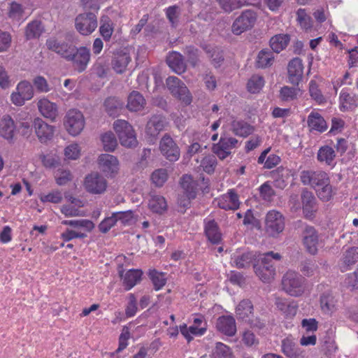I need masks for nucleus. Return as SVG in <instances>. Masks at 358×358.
Segmentation results:
<instances>
[{
    "mask_svg": "<svg viewBox=\"0 0 358 358\" xmlns=\"http://www.w3.org/2000/svg\"><path fill=\"white\" fill-rule=\"evenodd\" d=\"M281 255L278 252H268L259 257L253 268L257 276L264 283L272 282L276 275L273 260H280Z\"/></svg>",
    "mask_w": 358,
    "mask_h": 358,
    "instance_id": "f257e3e1",
    "label": "nucleus"
},
{
    "mask_svg": "<svg viewBox=\"0 0 358 358\" xmlns=\"http://www.w3.org/2000/svg\"><path fill=\"white\" fill-rule=\"evenodd\" d=\"M281 289L291 296H301L306 290L305 279L299 273L289 270L282 277Z\"/></svg>",
    "mask_w": 358,
    "mask_h": 358,
    "instance_id": "f03ea898",
    "label": "nucleus"
},
{
    "mask_svg": "<svg viewBox=\"0 0 358 358\" xmlns=\"http://www.w3.org/2000/svg\"><path fill=\"white\" fill-rule=\"evenodd\" d=\"M113 128L122 146L132 148L138 145L135 131L128 122L117 120L113 123Z\"/></svg>",
    "mask_w": 358,
    "mask_h": 358,
    "instance_id": "7ed1b4c3",
    "label": "nucleus"
},
{
    "mask_svg": "<svg viewBox=\"0 0 358 358\" xmlns=\"http://www.w3.org/2000/svg\"><path fill=\"white\" fill-rule=\"evenodd\" d=\"M257 14L252 9L243 10L234 21L231 26V31L235 35L252 29L257 22Z\"/></svg>",
    "mask_w": 358,
    "mask_h": 358,
    "instance_id": "20e7f679",
    "label": "nucleus"
},
{
    "mask_svg": "<svg viewBox=\"0 0 358 358\" xmlns=\"http://www.w3.org/2000/svg\"><path fill=\"white\" fill-rule=\"evenodd\" d=\"M166 83L173 96L179 99L186 104L192 101V96L185 84L176 76H169Z\"/></svg>",
    "mask_w": 358,
    "mask_h": 358,
    "instance_id": "39448f33",
    "label": "nucleus"
},
{
    "mask_svg": "<svg viewBox=\"0 0 358 358\" xmlns=\"http://www.w3.org/2000/svg\"><path fill=\"white\" fill-rule=\"evenodd\" d=\"M76 30L83 36L91 34L97 27V18L94 13L89 12L78 15L75 19Z\"/></svg>",
    "mask_w": 358,
    "mask_h": 358,
    "instance_id": "423d86ee",
    "label": "nucleus"
},
{
    "mask_svg": "<svg viewBox=\"0 0 358 358\" xmlns=\"http://www.w3.org/2000/svg\"><path fill=\"white\" fill-rule=\"evenodd\" d=\"M64 126L71 135H78L85 127V119L82 113L76 109L69 110L65 116Z\"/></svg>",
    "mask_w": 358,
    "mask_h": 358,
    "instance_id": "0eeeda50",
    "label": "nucleus"
},
{
    "mask_svg": "<svg viewBox=\"0 0 358 358\" xmlns=\"http://www.w3.org/2000/svg\"><path fill=\"white\" fill-rule=\"evenodd\" d=\"M83 187L90 194H101L106 190L107 181L98 173H92L85 176Z\"/></svg>",
    "mask_w": 358,
    "mask_h": 358,
    "instance_id": "6e6552de",
    "label": "nucleus"
},
{
    "mask_svg": "<svg viewBox=\"0 0 358 358\" xmlns=\"http://www.w3.org/2000/svg\"><path fill=\"white\" fill-rule=\"evenodd\" d=\"M33 96L34 89L31 84L27 80H22L17 84L16 91L11 94L10 100L14 105L21 106Z\"/></svg>",
    "mask_w": 358,
    "mask_h": 358,
    "instance_id": "1a4fd4ad",
    "label": "nucleus"
},
{
    "mask_svg": "<svg viewBox=\"0 0 358 358\" xmlns=\"http://www.w3.org/2000/svg\"><path fill=\"white\" fill-rule=\"evenodd\" d=\"M90 50L82 46L74 48L67 61L72 62L73 69L79 73L84 71L90 60Z\"/></svg>",
    "mask_w": 358,
    "mask_h": 358,
    "instance_id": "9d476101",
    "label": "nucleus"
},
{
    "mask_svg": "<svg viewBox=\"0 0 358 358\" xmlns=\"http://www.w3.org/2000/svg\"><path fill=\"white\" fill-rule=\"evenodd\" d=\"M162 155L170 162L177 161L180 155V148L171 136L165 134L159 141Z\"/></svg>",
    "mask_w": 358,
    "mask_h": 358,
    "instance_id": "9b49d317",
    "label": "nucleus"
},
{
    "mask_svg": "<svg viewBox=\"0 0 358 358\" xmlns=\"http://www.w3.org/2000/svg\"><path fill=\"white\" fill-rule=\"evenodd\" d=\"M266 231L272 236L282 232L285 228V220L282 215L276 210L268 212L265 220Z\"/></svg>",
    "mask_w": 358,
    "mask_h": 358,
    "instance_id": "f8f14e48",
    "label": "nucleus"
},
{
    "mask_svg": "<svg viewBox=\"0 0 358 358\" xmlns=\"http://www.w3.org/2000/svg\"><path fill=\"white\" fill-rule=\"evenodd\" d=\"M300 178L303 185H310L315 190L325 182H329V180L327 174L321 171H303L301 173Z\"/></svg>",
    "mask_w": 358,
    "mask_h": 358,
    "instance_id": "ddd939ff",
    "label": "nucleus"
},
{
    "mask_svg": "<svg viewBox=\"0 0 358 358\" xmlns=\"http://www.w3.org/2000/svg\"><path fill=\"white\" fill-rule=\"evenodd\" d=\"M17 135V126L9 115H5L0 119V136L9 143H13Z\"/></svg>",
    "mask_w": 358,
    "mask_h": 358,
    "instance_id": "4468645a",
    "label": "nucleus"
},
{
    "mask_svg": "<svg viewBox=\"0 0 358 358\" xmlns=\"http://www.w3.org/2000/svg\"><path fill=\"white\" fill-rule=\"evenodd\" d=\"M301 236L303 244L307 252L310 255L317 254L319 238L315 229L311 226H306L304 227Z\"/></svg>",
    "mask_w": 358,
    "mask_h": 358,
    "instance_id": "2eb2a0df",
    "label": "nucleus"
},
{
    "mask_svg": "<svg viewBox=\"0 0 358 358\" xmlns=\"http://www.w3.org/2000/svg\"><path fill=\"white\" fill-rule=\"evenodd\" d=\"M238 143L235 138L221 137L219 142L213 145V151L220 159H224L231 154V150L236 148Z\"/></svg>",
    "mask_w": 358,
    "mask_h": 358,
    "instance_id": "dca6fc26",
    "label": "nucleus"
},
{
    "mask_svg": "<svg viewBox=\"0 0 358 358\" xmlns=\"http://www.w3.org/2000/svg\"><path fill=\"white\" fill-rule=\"evenodd\" d=\"M33 127L36 136L41 143L47 142L54 136L55 127L48 124L40 117L34 119Z\"/></svg>",
    "mask_w": 358,
    "mask_h": 358,
    "instance_id": "f3484780",
    "label": "nucleus"
},
{
    "mask_svg": "<svg viewBox=\"0 0 358 358\" xmlns=\"http://www.w3.org/2000/svg\"><path fill=\"white\" fill-rule=\"evenodd\" d=\"M47 48L67 60L75 48L72 45L57 38H50L46 41Z\"/></svg>",
    "mask_w": 358,
    "mask_h": 358,
    "instance_id": "a211bd4d",
    "label": "nucleus"
},
{
    "mask_svg": "<svg viewBox=\"0 0 358 358\" xmlns=\"http://www.w3.org/2000/svg\"><path fill=\"white\" fill-rule=\"evenodd\" d=\"M167 125L168 122L165 117L160 115H154L146 124L145 133L148 136L156 138L161 131L166 129Z\"/></svg>",
    "mask_w": 358,
    "mask_h": 358,
    "instance_id": "6ab92c4d",
    "label": "nucleus"
},
{
    "mask_svg": "<svg viewBox=\"0 0 358 358\" xmlns=\"http://www.w3.org/2000/svg\"><path fill=\"white\" fill-rule=\"evenodd\" d=\"M288 79L291 84L298 86L303 76L302 60L298 57L292 59L287 66Z\"/></svg>",
    "mask_w": 358,
    "mask_h": 358,
    "instance_id": "aec40b11",
    "label": "nucleus"
},
{
    "mask_svg": "<svg viewBox=\"0 0 358 358\" xmlns=\"http://www.w3.org/2000/svg\"><path fill=\"white\" fill-rule=\"evenodd\" d=\"M131 61V58L128 52L123 50H117L114 53L111 61L112 68L117 73L121 74L126 71Z\"/></svg>",
    "mask_w": 358,
    "mask_h": 358,
    "instance_id": "412c9836",
    "label": "nucleus"
},
{
    "mask_svg": "<svg viewBox=\"0 0 358 358\" xmlns=\"http://www.w3.org/2000/svg\"><path fill=\"white\" fill-rule=\"evenodd\" d=\"M217 329L228 336H233L236 333V321L233 316L223 315L217 318Z\"/></svg>",
    "mask_w": 358,
    "mask_h": 358,
    "instance_id": "4be33fe9",
    "label": "nucleus"
},
{
    "mask_svg": "<svg viewBox=\"0 0 358 358\" xmlns=\"http://www.w3.org/2000/svg\"><path fill=\"white\" fill-rule=\"evenodd\" d=\"M37 106L39 112L44 117L50 119L52 121L55 120L58 115V109L55 103L43 98L38 101Z\"/></svg>",
    "mask_w": 358,
    "mask_h": 358,
    "instance_id": "5701e85b",
    "label": "nucleus"
},
{
    "mask_svg": "<svg viewBox=\"0 0 358 358\" xmlns=\"http://www.w3.org/2000/svg\"><path fill=\"white\" fill-rule=\"evenodd\" d=\"M275 305L286 317H292L296 314L298 305L294 301H288L285 298L276 296Z\"/></svg>",
    "mask_w": 358,
    "mask_h": 358,
    "instance_id": "b1692460",
    "label": "nucleus"
},
{
    "mask_svg": "<svg viewBox=\"0 0 358 358\" xmlns=\"http://www.w3.org/2000/svg\"><path fill=\"white\" fill-rule=\"evenodd\" d=\"M100 169L106 173H115L118 170L119 162L116 157L109 154H102L99 157Z\"/></svg>",
    "mask_w": 358,
    "mask_h": 358,
    "instance_id": "393cba45",
    "label": "nucleus"
},
{
    "mask_svg": "<svg viewBox=\"0 0 358 358\" xmlns=\"http://www.w3.org/2000/svg\"><path fill=\"white\" fill-rule=\"evenodd\" d=\"M239 205L238 196L234 189H230L218 201L219 207L224 210H236Z\"/></svg>",
    "mask_w": 358,
    "mask_h": 358,
    "instance_id": "a878e982",
    "label": "nucleus"
},
{
    "mask_svg": "<svg viewBox=\"0 0 358 358\" xmlns=\"http://www.w3.org/2000/svg\"><path fill=\"white\" fill-rule=\"evenodd\" d=\"M119 273L127 290L131 289L140 282L142 275V271L138 269H130L124 275L123 271H120Z\"/></svg>",
    "mask_w": 358,
    "mask_h": 358,
    "instance_id": "bb28decb",
    "label": "nucleus"
},
{
    "mask_svg": "<svg viewBox=\"0 0 358 358\" xmlns=\"http://www.w3.org/2000/svg\"><path fill=\"white\" fill-rule=\"evenodd\" d=\"M302 208L306 217H312L315 211V198L313 193L307 189H303L301 193Z\"/></svg>",
    "mask_w": 358,
    "mask_h": 358,
    "instance_id": "cd10ccee",
    "label": "nucleus"
},
{
    "mask_svg": "<svg viewBox=\"0 0 358 358\" xmlns=\"http://www.w3.org/2000/svg\"><path fill=\"white\" fill-rule=\"evenodd\" d=\"M166 62L169 66L178 74H181L186 70V64L182 55L177 52L170 53L166 58Z\"/></svg>",
    "mask_w": 358,
    "mask_h": 358,
    "instance_id": "c85d7f7f",
    "label": "nucleus"
},
{
    "mask_svg": "<svg viewBox=\"0 0 358 358\" xmlns=\"http://www.w3.org/2000/svg\"><path fill=\"white\" fill-rule=\"evenodd\" d=\"M253 305L249 299H243L236 308V314L238 320L246 322L253 314Z\"/></svg>",
    "mask_w": 358,
    "mask_h": 358,
    "instance_id": "c756f323",
    "label": "nucleus"
},
{
    "mask_svg": "<svg viewBox=\"0 0 358 358\" xmlns=\"http://www.w3.org/2000/svg\"><path fill=\"white\" fill-rule=\"evenodd\" d=\"M180 184L188 199H193L196 197L198 182L191 176H183L181 178Z\"/></svg>",
    "mask_w": 358,
    "mask_h": 358,
    "instance_id": "7c9ffc66",
    "label": "nucleus"
},
{
    "mask_svg": "<svg viewBox=\"0 0 358 358\" xmlns=\"http://www.w3.org/2000/svg\"><path fill=\"white\" fill-rule=\"evenodd\" d=\"M308 126L310 130H315L320 133L327 129V124L324 119L317 112H311L308 117Z\"/></svg>",
    "mask_w": 358,
    "mask_h": 358,
    "instance_id": "2f4dec72",
    "label": "nucleus"
},
{
    "mask_svg": "<svg viewBox=\"0 0 358 358\" xmlns=\"http://www.w3.org/2000/svg\"><path fill=\"white\" fill-rule=\"evenodd\" d=\"M205 233L208 241L213 244H217L221 241L222 234L215 220H211L206 222Z\"/></svg>",
    "mask_w": 358,
    "mask_h": 358,
    "instance_id": "473e14b6",
    "label": "nucleus"
},
{
    "mask_svg": "<svg viewBox=\"0 0 358 358\" xmlns=\"http://www.w3.org/2000/svg\"><path fill=\"white\" fill-rule=\"evenodd\" d=\"M145 105L144 97L138 92L133 91L128 96L127 107L131 111H139Z\"/></svg>",
    "mask_w": 358,
    "mask_h": 358,
    "instance_id": "72a5a7b5",
    "label": "nucleus"
},
{
    "mask_svg": "<svg viewBox=\"0 0 358 358\" xmlns=\"http://www.w3.org/2000/svg\"><path fill=\"white\" fill-rule=\"evenodd\" d=\"M231 130L236 136L246 137L254 131V128L243 121L234 120L231 123Z\"/></svg>",
    "mask_w": 358,
    "mask_h": 358,
    "instance_id": "f704fd0d",
    "label": "nucleus"
},
{
    "mask_svg": "<svg viewBox=\"0 0 358 358\" xmlns=\"http://www.w3.org/2000/svg\"><path fill=\"white\" fill-rule=\"evenodd\" d=\"M289 40L287 34L275 35L270 40L271 48L274 52L279 53L287 46Z\"/></svg>",
    "mask_w": 358,
    "mask_h": 358,
    "instance_id": "c9c22d12",
    "label": "nucleus"
},
{
    "mask_svg": "<svg viewBox=\"0 0 358 358\" xmlns=\"http://www.w3.org/2000/svg\"><path fill=\"white\" fill-rule=\"evenodd\" d=\"M99 32L106 41H109L114 31V24L112 20L106 15L101 18Z\"/></svg>",
    "mask_w": 358,
    "mask_h": 358,
    "instance_id": "e433bc0d",
    "label": "nucleus"
},
{
    "mask_svg": "<svg viewBox=\"0 0 358 358\" xmlns=\"http://www.w3.org/2000/svg\"><path fill=\"white\" fill-rule=\"evenodd\" d=\"M203 49L208 57L211 59L212 64L215 67H220L224 62L222 51L217 47L206 45Z\"/></svg>",
    "mask_w": 358,
    "mask_h": 358,
    "instance_id": "4c0bfd02",
    "label": "nucleus"
},
{
    "mask_svg": "<svg viewBox=\"0 0 358 358\" xmlns=\"http://www.w3.org/2000/svg\"><path fill=\"white\" fill-rule=\"evenodd\" d=\"M148 206L153 213L162 214L166 210L167 203L162 196L153 195L149 200Z\"/></svg>",
    "mask_w": 358,
    "mask_h": 358,
    "instance_id": "58836bf2",
    "label": "nucleus"
},
{
    "mask_svg": "<svg viewBox=\"0 0 358 358\" xmlns=\"http://www.w3.org/2000/svg\"><path fill=\"white\" fill-rule=\"evenodd\" d=\"M206 330V327H198L197 326L192 325L187 327L185 324L180 326V331L182 336L190 342L193 339V336H201Z\"/></svg>",
    "mask_w": 358,
    "mask_h": 358,
    "instance_id": "ea45409f",
    "label": "nucleus"
},
{
    "mask_svg": "<svg viewBox=\"0 0 358 358\" xmlns=\"http://www.w3.org/2000/svg\"><path fill=\"white\" fill-rule=\"evenodd\" d=\"M336 157V152L333 148L329 145L321 147L317 152V160L330 165Z\"/></svg>",
    "mask_w": 358,
    "mask_h": 358,
    "instance_id": "a19ab883",
    "label": "nucleus"
},
{
    "mask_svg": "<svg viewBox=\"0 0 358 358\" xmlns=\"http://www.w3.org/2000/svg\"><path fill=\"white\" fill-rule=\"evenodd\" d=\"M105 110L110 116L115 117L122 108L121 101L115 98L109 97L104 102Z\"/></svg>",
    "mask_w": 358,
    "mask_h": 358,
    "instance_id": "79ce46f5",
    "label": "nucleus"
},
{
    "mask_svg": "<svg viewBox=\"0 0 358 358\" xmlns=\"http://www.w3.org/2000/svg\"><path fill=\"white\" fill-rule=\"evenodd\" d=\"M341 261L346 267L356 264L358 262V247H350L344 251Z\"/></svg>",
    "mask_w": 358,
    "mask_h": 358,
    "instance_id": "37998d69",
    "label": "nucleus"
},
{
    "mask_svg": "<svg viewBox=\"0 0 358 358\" xmlns=\"http://www.w3.org/2000/svg\"><path fill=\"white\" fill-rule=\"evenodd\" d=\"M273 54L268 50H261L257 57L256 66L258 68H266L273 64Z\"/></svg>",
    "mask_w": 358,
    "mask_h": 358,
    "instance_id": "c03bdc74",
    "label": "nucleus"
},
{
    "mask_svg": "<svg viewBox=\"0 0 358 358\" xmlns=\"http://www.w3.org/2000/svg\"><path fill=\"white\" fill-rule=\"evenodd\" d=\"M43 31L40 21L34 20L27 24L25 29V36L27 39L38 38Z\"/></svg>",
    "mask_w": 358,
    "mask_h": 358,
    "instance_id": "a18cd8bd",
    "label": "nucleus"
},
{
    "mask_svg": "<svg viewBox=\"0 0 358 358\" xmlns=\"http://www.w3.org/2000/svg\"><path fill=\"white\" fill-rule=\"evenodd\" d=\"M301 94V90L296 87L285 86L280 91V99L285 101L294 100Z\"/></svg>",
    "mask_w": 358,
    "mask_h": 358,
    "instance_id": "49530a36",
    "label": "nucleus"
},
{
    "mask_svg": "<svg viewBox=\"0 0 358 358\" xmlns=\"http://www.w3.org/2000/svg\"><path fill=\"white\" fill-rule=\"evenodd\" d=\"M149 277L152 280L154 288L155 290L162 289L166 282L165 273L157 271L155 269L149 271Z\"/></svg>",
    "mask_w": 358,
    "mask_h": 358,
    "instance_id": "de8ad7c7",
    "label": "nucleus"
},
{
    "mask_svg": "<svg viewBox=\"0 0 358 358\" xmlns=\"http://www.w3.org/2000/svg\"><path fill=\"white\" fill-rule=\"evenodd\" d=\"M341 107L343 110H352L357 105V99L350 94L342 92L340 96Z\"/></svg>",
    "mask_w": 358,
    "mask_h": 358,
    "instance_id": "09e8293b",
    "label": "nucleus"
},
{
    "mask_svg": "<svg viewBox=\"0 0 358 358\" xmlns=\"http://www.w3.org/2000/svg\"><path fill=\"white\" fill-rule=\"evenodd\" d=\"M219 5L225 12L230 13L234 10L248 6V3L246 0H222Z\"/></svg>",
    "mask_w": 358,
    "mask_h": 358,
    "instance_id": "8fccbe9b",
    "label": "nucleus"
},
{
    "mask_svg": "<svg viewBox=\"0 0 358 358\" xmlns=\"http://www.w3.org/2000/svg\"><path fill=\"white\" fill-rule=\"evenodd\" d=\"M296 21L301 28L305 30L310 29L313 26L311 17L307 14L306 9L299 8L296 11Z\"/></svg>",
    "mask_w": 358,
    "mask_h": 358,
    "instance_id": "3c124183",
    "label": "nucleus"
},
{
    "mask_svg": "<svg viewBox=\"0 0 358 358\" xmlns=\"http://www.w3.org/2000/svg\"><path fill=\"white\" fill-rule=\"evenodd\" d=\"M264 85V80L262 76L253 75L247 84L248 90L251 93H258Z\"/></svg>",
    "mask_w": 358,
    "mask_h": 358,
    "instance_id": "603ef678",
    "label": "nucleus"
},
{
    "mask_svg": "<svg viewBox=\"0 0 358 358\" xmlns=\"http://www.w3.org/2000/svg\"><path fill=\"white\" fill-rule=\"evenodd\" d=\"M255 255L252 252H245L234 258V262L238 268L250 267V264L255 259Z\"/></svg>",
    "mask_w": 358,
    "mask_h": 358,
    "instance_id": "864d4df0",
    "label": "nucleus"
},
{
    "mask_svg": "<svg viewBox=\"0 0 358 358\" xmlns=\"http://www.w3.org/2000/svg\"><path fill=\"white\" fill-rule=\"evenodd\" d=\"M101 142L104 150L113 152L117 145L115 135L112 132H106L101 136Z\"/></svg>",
    "mask_w": 358,
    "mask_h": 358,
    "instance_id": "5fc2aeb1",
    "label": "nucleus"
},
{
    "mask_svg": "<svg viewBox=\"0 0 358 358\" xmlns=\"http://www.w3.org/2000/svg\"><path fill=\"white\" fill-rule=\"evenodd\" d=\"M320 306L323 312L329 313L334 310L336 301L334 297L328 293H325L321 296Z\"/></svg>",
    "mask_w": 358,
    "mask_h": 358,
    "instance_id": "6e6d98bb",
    "label": "nucleus"
},
{
    "mask_svg": "<svg viewBox=\"0 0 358 358\" xmlns=\"http://www.w3.org/2000/svg\"><path fill=\"white\" fill-rule=\"evenodd\" d=\"M213 358H234L231 349L222 343L217 342L213 352Z\"/></svg>",
    "mask_w": 358,
    "mask_h": 358,
    "instance_id": "4d7b16f0",
    "label": "nucleus"
},
{
    "mask_svg": "<svg viewBox=\"0 0 358 358\" xmlns=\"http://www.w3.org/2000/svg\"><path fill=\"white\" fill-rule=\"evenodd\" d=\"M93 69L99 78H104L109 71L108 62L102 57H99L93 66Z\"/></svg>",
    "mask_w": 358,
    "mask_h": 358,
    "instance_id": "13d9d810",
    "label": "nucleus"
},
{
    "mask_svg": "<svg viewBox=\"0 0 358 358\" xmlns=\"http://www.w3.org/2000/svg\"><path fill=\"white\" fill-rule=\"evenodd\" d=\"M300 350L301 348H299L296 344L289 338H287L282 341V351L287 357H289Z\"/></svg>",
    "mask_w": 358,
    "mask_h": 358,
    "instance_id": "bf43d9fd",
    "label": "nucleus"
},
{
    "mask_svg": "<svg viewBox=\"0 0 358 358\" xmlns=\"http://www.w3.org/2000/svg\"><path fill=\"white\" fill-rule=\"evenodd\" d=\"M152 182L157 187H162L168 179L167 171L164 169L155 170L151 176Z\"/></svg>",
    "mask_w": 358,
    "mask_h": 358,
    "instance_id": "052dcab7",
    "label": "nucleus"
},
{
    "mask_svg": "<svg viewBox=\"0 0 358 358\" xmlns=\"http://www.w3.org/2000/svg\"><path fill=\"white\" fill-rule=\"evenodd\" d=\"M180 10L178 6H169L166 9V15L172 27H176Z\"/></svg>",
    "mask_w": 358,
    "mask_h": 358,
    "instance_id": "680f3d73",
    "label": "nucleus"
},
{
    "mask_svg": "<svg viewBox=\"0 0 358 358\" xmlns=\"http://www.w3.org/2000/svg\"><path fill=\"white\" fill-rule=\"evenodd\" d=\"M62 224L64 225H69L74 228H86L88 230L92 229L94 227L93 222L88 220H63Z\"/></svg>",
    "mask_w": 358,
    "mask_h": 358,
    "instance_id": "e2e57ef3",
    "label": "nucleus"
},
{
    "mask_svg": "<svg viewBox=\"0 0 358 358\" xmlns=\"http://www.w3.org/2000/svg\"><path fill=\"white\" fill-rule=\"evenodd\" d=\"M309 93L310 96L319 103L324 101L325 99L318 88V85L313 80L309 83Z\"/></svg>",
    "mask_w": 358,
    "mask_h": 358,
    "instance_id": "0e129e2a",
    "label": "nucleus"
},
{
    "mask_svg": "<svg viewBox=\"0 0 358 358\" xmlns=\"http://www.w3.org/2000/svg\"><path fill=\"white\" fill-rule=\"evenodd\" d=\"M318 197L323 201H329L332 196V187L329 182H325L323 185L316 189Z\"/></svg>",
    "mask_w": 358,
    "mask_h": 358,
    "instance_id": "69168bd1",
    "label": "nucleus"
},
{
    "mask_svg": "<svg viewBox=\"0 0 358 358\" xmlns=\"http://www.w3.org/2000/svg\"><path fill=\"white\" fill-rule=\"evenodd\" d=\"M217 164V160L214 155H208L205 157L201 163V166L205 172L211 173L214 171Z\"/></svg>",
    "mask_w": 358,
    "mask_h": 358,
    "instance_id": "338daca9",
    "label": "nucleus"
},
{
    "mask_svg": "<svg viewBox=\"0 0 358 358\" xmlns=\"http://www.w3.org/2000/svg\"><path fill=\"white\" fill-rule=\"evenodd\" d=\"M80 155V149L78 144L72 143L64 149V155L69 159H77Z\"/></svg>",
    "mask_w": 358,
    "mask_h": 358,
    "instance_id": "774afa93",
    "label": "nucleus"
}]
</instances>
